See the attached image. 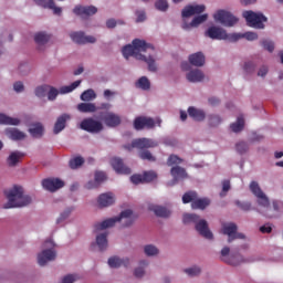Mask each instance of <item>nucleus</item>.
Segmentation results:
<instances>
[{"mask_svg": "<svg viewBox=\"0 0 283 283\" xmlns=\"http://www.w3.org/2000/svg\"><path fill=\"white\" fill-rule=\"evenodd\" d=\"M42 187L43 189H46V191H59V189H63L65 187V182L59 178H49L42 180Z\"/></svg>", "mask_w": 283, "mask_h": 283, "instance_id": "16", "label": "nucleus"}, {"mask_svg": "<svg viewBox=\"0 0 283 283\" xmlns=\"http://www.w3.org/2000/svg\"><path fill=\"white\" fill-rule=\"evenodd\" d=\"M80 127L84 132H88V134H99V132H103V123L95 120L92 117L83 119Z\"/></svg>", "mask_w": 283, "mask_h": 283, "instance_id": "11", "label": "nucleus"}, {"mask_svg": "<svg viewBox=\"0 0 283 283\" xmlns=\"http://www.w3.org/2000/svg\"><path fill=\"white\" fill-rule=\"evenodd\" d=\"M211 205V200L208 198L198 199V197L195 199V201L191 203V209H201L205 210L206 207H209Z\"/></svg>", "mask_w": 283, "mask_h": 283, "instance_id": "38", "label": "nucleus"}, {"mask_svg": "<svg viewBox=\"0 0 283 283\" xmlns=\"http://www.w3.org/2000/svg\"><path fill=\"white\" fill-rule=\"evenodd\" d=\"M223 262H226V264H230V266H238L242 264V262H247V260H244L242 255L235 254V255H231L229 258L223 259Z\"/></svg>", "mask_w": 283, "mask_h": 283, "instance_id": "36", "label": "nucleus"}, {"mask_svg": "<svg viewBox=\"0 0 283 283\" xmlns=\"http://www.w3.org/2000/svg\"><path fill=\"white\" fill-rule=\"evenodd\" d=\"M222 233L223 235H228L229 243H231L232 240H244V235L238 233V226L235 223H223Z\"/></svg>", "mask_w": 283, "mask_h": 283, "instance_id": "12", "label": "nucleus"}, {"mask_svg": "<svg viewBox=\"0 0 283 283\" xmlns=\"http://www.w3.org/2000/svg\"><path fill=\"white\" fill-rule=\"evenodd\" d=\"M49 90H50V85L38 86L35 88V96H38V98H43L45 94H48Z\"/></svg>", "mask_w": 283, "mask_h": 283, "instance_id": "50", "label": "nucleus"}, {"mask_svg": "<svg viewBox=\"0 0 283 283\" xmlns=\"http://www.w3.org/2000/svg\"><path fill=\"white\" fill-rule=\"evenodd\" d=\"M122 54L126 59L134 56V59L137 61H144L147 63L149 72H157L158 70V66L156 65V59H154L156 49L145 40H133V44H127L122 49Z\"/></svg>", "mask_w": 283, "mask_h": 283, "instance_id": "1", "label": "nucleus"}, {"mask_svg": "<svg viewBox=\"0 0 283 283\" xmlns=\"http://www.w3.org/2000/svg\"><path fill=\"white\" fill-rule=\"evenodd\" d=\"M235 150L238 154H247L249 151V144L245 142H239L235 145Z\"/></svg>", "mask_w": 283, "mask_h": 283, "instance_id": "52", "label": "nucleus"}, {"mask_svg": "<svg viewBox=\"0 0 283 283\" xmlns=\"http://www.w3.org/2000/svg\"><path fill=\"white\" fill-rule=\"evenodd\" d=\"M154 129L156 127V122L151 117H136L134 120V128L137 129V132H140V129Z\"/></svg>", "mask_w": 283, "mask_h": 283, "instance_id": "14", "label": "nucleus"}, {"mask_svg": "<svg viewBox=\"0 0 283 283\" xmlns=\"http://www.w3.org/2000/svg\"><path fill=\"white\" fill-rule=\"evenodd\" d=\"M237 207H239L242 211H251V202H242L240 200L235 201Z\"/></svg>", "mask_w": 283, "mask_h": 283, "instance_id": "58", "label": "nucleus"}, {"mask_svg": "<svg viewBox=\"0 0 283 283\" xmlns=\"http://www.w3.org/2000/svg\"><path fill=\"white\" fill-rule=\"evenodd\" d=\"M250 191L258 199L259 207H263L264 209H269V207H271V201L269 200V197H266L264 191H262V188H260V184H258V181H251Z\"/></svg>", "mask_w": 283, "mask_h": 283, "instance_id": "8", "label": "nucleus"}, {"mask_svg": "<svg viewBox=\"0 0 283 283\" xmlns=\"http://www.w3.org/2000/svg\"><path fill=\"white\" fill-rule=\"evenodd\" d=\"M260 231L261 233H271V231H273V228H271V226H262L260 227Z\"/></svg>", "mask_w": 283, "mask_h": 283, "instance_id": "64", "label": "nucleus"}, {"mask_svg": "<svg viewBox=\"0 0 283 283\" xmlns=\"http://www.w3.org/2000/svg\"><path fill=\"white\" fill-rule=\"evenodd\" d=\"M230 129L235 134H238V132H242L244 129V117H238L237 123L230 125Z\"/></svg>", "mask_w": 283, "mask_h": 283, "instance_id": "44", "label": "nucleus"}, {"mask_svg": "<svg viewBox=\"0 0 283 283\" xmlns=\"http://www.w3.org/2000/svg\"><path fill=\"white\" fill-rule=\"evenodd\" d=\"M243 70L244 72H247V74H253V72H255V63L252 61L245 62L243 65Z\"/></svg>", "mask_w": 283, "mask_h": 283, "instance_id": "54", "label": "nucleus"}, {"mask_svg": "<svg viewBox=\"0 0 283 283\" xmlns=\"http://www.w3.org/2000/svg\"><path fill=\"white\" fill-rule=\"evenodd\" d=\"M222 123V118L218 115H209V125L211 127H218Z\"/></svg>", "mask_w": 283, "mask_h": 283, "instance_id": "53", "label": "nucleus"}, {"mask_svg": "<svg viewBox=\"0 0 283 283\" xmlns=\"http://www.w3.org/2000/svg\"><path fill=\"white\" fill-rule=\"evenodd\" d=\"M205 36H208V39H212L213 41H231L232 43H235V40L238 39V35H233V33L228 34L227 30L220 27L208 28L205 32Z\"/></svg>", "mask_w": 283, "mask_h": 283, "instance_id": "6", "label": "nucleus"}, {"mask_svg": "<svg viewBox=\"0 0 283 283\" xmlns=\"http://www.w3.org/2000/svg\"><path fill=\"white\" fill-rule=\"evenodd\" d=\"M76 282V275L74 274H69L63 277L62 283H74Z\"/></svg>", "mask_w": 283, "mask_h": 283, "instance_id": "62", "label": "nucleus"}, {"mask_svg": "<svg viewBox=\"0 0 283 283\" xmlns=\"http://www.w3.org/2000/svg\"><path fill=\"white\" fill-rule=\"evenodd\" d=\"M197 198H198L197 191H188V192L184 193L182 202H184V205H189V202H191V205H193V202L196 201Z\"/></svg>", "mask_w": 283, "mask_h": 283, "instance_id": "43", "label": "nucleus"}, {"mask_svg": "<svg viewBox=\"0 0 283 283\" xmlns=\"http://www.w3.org/2000/svg\"><path fill=\"white\" fill-rule=\"evenodd\" d=\"M25 158V154L19 150L11 153L7 159V164L9 167H17L18 163H21Z\"/></svg>", "mask_w": 283, "mask_h": 283, "instance_id": "27", "label": "nucleus"}, {"mask_svg": "<svg viewBox=\"0 0 283 283\" xmlns=\"http://www.w3.org/2000/svg\"><path fill=\"white\" fill-rule=\"evenodd\" d=\"M144 253H146V255L148 256H151V255H158L159 251H158V248H156L155 245L148 244V245H145Z\"/></svg>", "mask_w": 283, "mask_h": 283, "instance_id": "51", "label": "nucleus"}, {"mask_svg": "<svg viewBox=\"0 0 283 283\" xmlns=\"http://www.w3.org/2000/svg\"><path fill=\"white\" fill-rule=\"evenodd\" d=\"M56 260V251L52 249L43 250L40 254H38V264L40 266H45L48 262H52Z\"/></svg>", "mask_w": 283, "mask_h": 283, "instance_id": "18", "label": "nucleus"}, {"mask_svg": "<svg viewBox=\"0 0 283 283\" xmlns=\"http://www.w3.org/2000/svg\"><path fill=\"white\" fill-rule=\"evenodd\" d=\"M180 163H182V159L176 155H170L167 160L168 167H172V165H180Z\"/></svg>", "mask_w": 283, "mask_h": 283, "instance_id": "56", "label": "nucleus"}, {"mask_svg": "<svg viewBox=\"0 0 283 283\" xmlns=\"http://www.w3.org/2000/svg\"><path fill=\"white\" fill-rule=\"evenodd\" d=\"M84 163L85 159H83V157H75L69 161V167L71 169H78V167H82Z\"/></svg>", "mask_w": 283, "mask_h": 283, "instance_id": "47", "label": "nucleus"}, {"mask_svg": "<svg viewBox=\"0 0 283 283\" xmlns=\"http://www.w3.org/2000/svg\"><path fill=\"white\" fill-rule=\"evenodd\" d=\"M34 41L38 43V45H45V43L50 41V35H48L45 32H39L34 35Z\"/></svg>", "mask_w": 283, "mask_h": 283, "instance_id": "46", "label": "nucleus"}, {"mask_svg": "<svg viewBox=\"0 0 283 283\" xmlns=\"http://www.w3.org/2000/svg\"><path fill=\"white\" fill-rule=\"evenodd\" d=\"M105 180H107V175H105V172H103V171H96L94 180L88 181L85 185V188L86 189H98V187H101V184L105 182Z\"/></svg>", "mask_w": 283, "mask_h": 283, "instance_id": "24", "label": "nucleus"}, {"mask_svg": "<svg viewBox=\"0 0 283 283\" xmlns=\"http://www.w3.org/2000/svg\"><path fill=\"white\" fill-rule=\"evenodd\" d=\"M158 147V142L149 138H137L132 142V146H125V149H139V158L142 160H148L149 163H156V157L151 155V151L147 149H154Z\"/></svg>", "mask_w": 283, "mask_h": 283, "instance_id": "3", "label": "nucleus"}, {"mask_svg": "<svg viewBox=\"0 0 283 283\" xmlns=\"http://www.w3.org/2000/svg\"><path fill=\"white\" fill-rule=\"evenodd\" d=\"M108 266L111 269H119V266H129V259H120L118 256H112L108 259Z\"/></svg>", "mask_w": 283, "mask_h": 283, "instance_id": "31", "label": "nucleus"}, {"mask_svg": "<svg viewBox=\"0 0 283 283\" xmlns=\"http://www.w3.org/2000/svg\"><path fill=\"white\" fill-rule=\"evenodd\" d=\"M243 17L250 28H256L262 30L264 28V22H266V17L262 13H255L253 11H244Z\"/></svg>", "mask_w": 283, "mask_h": 283, "instance_id": "7", "label": "nucleus"}, {"mask_svg": "<svg viewBox=\"0 0 283 283\" xmlns=\"http://www.w3.org/2000/svg\"><path fill=\"white\" fill-rule=\"evenodd\" d=\"M231 189V181L230 180H223L222 181V192L220 196H227V192Z\"/></svg>", "mask_w": 283, "mask_h": 283, "instance_id": "59", "label": "nucleus"}, {"mask_svg": "<svg viewBox=\"0 0 283 283\" xmlns=\"http://www.w3.org/2000/svg\"><path fill=\"white\" fill-rule=\"evenodd\" d=\"M214 21L218 23H221V25H224L226 28H233L235 23H238V18L232 15L231 12L226 10H219L213 15Z\"/></svg>", "mask_w": 283, "mask_h": 283, "instance_id": "9", "label": "nucleus"}, {"mask_svg": "<svg viewBox=\"0 0 283 283\" xmlns=\"http://www.w3.org/2000/svg\"><path fill=\"white\" fill-rule=\"evenodd\" d=\"M43 124L41 123H35L32 125V127L29 129V133L31 134V136H33V138H41V136H43Z\"/></svg>", "mask_w": 283, "mask_h": 283, "instance_id": "39", "label": "nucleus"}, {"mask_svg": "<svg viewBox=\"0 0 283 283\" xmlns=\"http://www.w3.org/2000/svg\"><path fill=\"white\" fill-rule=\"evenodd\" d=\"M134 212L132 210H124L120 212L118 217L106 219L102 222L95 223V231H103L105 229H109L116 224V222H120L124 220V227H132L134 224Z\"/></svg>", "mask_w": 283, "mask_h": 283, "instance_id": "5", "label": "nucleus"}, {"mask_svg": "<svg viewBox=\"0 0 283 283\" xmlns=\"http://www.w3.org/2000/svg\"><path fill=\"white\" fill-rule=\"evenodd\" d=\"M78 85H81V80L73 82L69 86H62L60 91L54 86H50L48 90V98L49 101H56V96H59V94H70V92H74Z\"/></svg>", "mask_w": 283, "mask_h": 283, "instance_id": "10", "label": "nucleus"}, {"mask_svg": "<svg viewBox=\"0 0 283 283\" xmlns=\"http://www.w3.org/2000/svg\"><path fill=\"white\" fill-rule=\"evenodd\" d=\"M111 165L116 174H124L125 176H129V174H132V169L125 166V163H123V160L118 157L112 158Z\"/></svg>", "mask_w": 283, "mask_h": 283, "instance_id": "19", "label": "nucleus"}, {"mask_svg": "<svg viewBox=\"0 0 283 283\" xmlns=\"http://www.w3.org/2000/svg\"><path fill=\"white\" fill-rule=\"evenodd\" d=\"M184 224H195L196 231L206 238V240H213V233L209 230V223L205 219H200V216L196 213H185L182 218Z\"/></svg>", "mask_w": 283, "mask_h": 283, "instance_id": "4", "label": "nucleus"}, {"mask_svg": "<svg viewBox=\"0 0 283 283\" xmlns=\"http://www.w3.org/2000/svg\"><path fill=\"white\" fill-rule=\"evenodd\" d=\"M136 22L137 23H143V21H145V19H147V15L145 14V11H136Z\"/></svg>", "mask_w": 283, "mask_h": 283, "instance_id": "61", "label": "nucleus"}, {"mask_svg": "<svg viewBox=\"0 0 283 283\" xmlns=\"http://www.w3.org/2000/svg\"><path fill=\"white\" fill-rule=\"evenodd\" d=\"M73 43H77V45H85V43H94L96 38L94 35H85V32H72L70 33Z\"/></svg>", "mask_w": 283, "mask_h": 283, "instance_id": "15", "label": "nucleus"}, {"mask_svg": "<svg viewBox=\"0 0 283 283\" xmlns=\"http://www.w3.org/2000/svg\"><path fill=\"white\" fill-rule=\"evenodd\" d=\"M185 273H187V275H189L190 277H196V275H200L201 270L198 266H192V268L186 269Z\"/></svg>", "mask_w": 283, "mask_h": 283, "instance_id": "55", "label": "nucleus"}, {"mask_svg": "<svg viewBox=\"0 0 283 283\" xmlns=\"http://www.w3.org/2000/svg\"><path fill=\"white\" fill-rule=\"evenodd\" d=\"M149 263L147 261H140L139 268L135 269L134 275L135 277H143L145 275V266H147Z\"/></svg>", "mask_w": 283, "mask_h": 283, "instance_id": "48", "label": "nucleus"}, {"mask_svg": "<svg viewBox=\"0 0 283 283\" xmlns=\"http://www.w3.org/2000/svg\"><path fill=\"white\" fill-rule=\"evenodd\" d=\"M261 45L264 48V50H266L268 52H273V50H275V43H273V41L270 40H263L261 42Z\"/></svg>", "mask_w": 283, "mask_h": 283, "instance_id": "57", "label": "nucleus"}, {"mask_svg": "<svg viewBox=\"0 0 283 283\" xmlns=\"http://www.w3.org/2000/svg\"><path fill=\"white\" fill-rule=\"evenodd\" d=\"M8 202L4 205V209H14L17 207H28L32 202L30 196L23 195V187L14 186L10 190L4 191Z\"/></svg>", "mask_w": 283, "mask_h": 283, "instance_id": "2", "label": "nucleus"}, {"mask_svg": "<svg viewBox=\"0 0 283 283\" xmlns=\"http://www.w3.org/2000/svg\"><path fill=\"white\" fill-rule=\"evenodd\" d=\"M155 8L160 10V12H167V10H169V2H167V0H157L155 2Z\"/></svg>", "mask_w": 283, "mask_h": 283, "instance_id": "49", "label": "nucleus"}, {"mask_svg": "<svg viewBox=\"0 0 283 283\" xmlns=\"http://www.w3.org/2000/svg\"><path fill=\"white\" fill-rule=\"evenodd\" d=\"M38 6H42V8H49L50 10H53L54 14H61L63 10L61 7H56L54 3V0H33Z\"/></svg>", "mask_w": 283, "mask_h": 283, "instance_id": "28", "label": "nucleus"}, {"mask_svg": "<svg viewBox=\"0 0 283 283\" xmlns=\"http://www.w3.org/2000/svg\"><path fill=\"white\" fill-rule=\"evenodd\" d=\"M101 116L106 127H118L122 123L120 117L113 112L101 113Z\"/></svg>", "mask_w": 283, "mask_h": 283, "instance_id": "17", "label": "nucleus"}, {"mask_svg": "<svg viewBox=\"0 0 283 283\" xmlns=\"http://www.w3.org/2000/svg\"><path fill=\"white\" fill-rule=\"evenodd\" d=\"M77 109L82 114H94V112H98V107L94 103H80Z\"/></svg>", "mask_w": 283, "mask_h": 283, "instance_id": "34", "label": "nucleus"}, {"mask_svg": "<svg viewBox=\"0 0 283 283\" xmlns=\"http://www.w3.org/2000/svg\"><path fill=\"white\" fill-rule=\"evenodd\" d=\"M205 10H206L205 4L187 6L181 11V17H184V19H187L189 17H193V14H202V12H205Z\"/></svg>", "mask_w": 283, "mask_h": 283, "instance_id": "22", "label": "nucleus"}, {"mask_svg": "<svg viewBox=\"0 0 283 283\" xmlns=\"http://www.w3.org/2000/svg\"><path fill=\"white\" fill-rule=\"evenodd\" d=\"M73 12L77 17H93V14H96V12H98V9L94 6H88V7L76 6L73 9Z\"/></svg>", "mask_w": 283, "mask_h": 283, "instance_id": "21", "label": "nucleus"}, {"mask_svg": "<svg viewBox=\"0 0 283 283\" xmlns=\"http://www.w3.org/2000/svg\"><path fill=\"white\" fill-rule=\"evenodd\" d=\"M188 61L190 65H193L195 67H202L205 65V54L202 52H197L193 54H190L188 57Z\"/></svg>", "mask_w": 283, "mask_h": 283, "instance_id": "26", "label": "nucleus"}, {"mask_svg": "<svg viewBox=\"0 0 283 283\" xmlns=\"http://www.w3.org/2000/svg\"><path fill=\"white\" fill-rule=\"evenodd\" d=\"M232 35H235V41H240V39H247V41H255L258 40V33L255 32H245V33H232Z\"/></svg>", "mask_w": 283, "mask_h": 283, "instance_id": "42", "label": "nucleus"}, {"mask_svg": "<svg viewBox=\"0 0 283 283\" xmlns=\"http://www.w3.org/2000/svg\"><path fill=\"white\" fill-rule=\"evenodd\" d=\"M170 174L174 178V182H178V180H184V178H187V170L180 166H175L170 169Z\"/></svg>", "mask_w": 283, "mask_h": 283, "instance_id": "32", "label": "nucleus"}, {"mask_svg": "<svg viewBox=\"0 0 283 283\" xmlns=\"http://www.w3.org/2000/svg\"><path fill=\"white\" fill-rule=\"evenodd\" d=\"M148 209L149 211H154L158 218H169L171 216V211L163 206L150 205Z\"/></svg>", "mask_w": 283, "mask_h": 283, "instance_id": "33", "label": "nucleus"}, {"mask_svg": "<svg viewBox=\"0 0 283 283\" xmlns=\"http://www.w3.org/2000/svg\"><path fill=\"white\" fill-rule=\"evenodd\" d=\"M114 202H116V198L114 197V193L112 192H105L99 195L98 199H97V205L101 209L105 208V207H112V205H114Z\"/></svg>", "mask_w": 283, "mask_h": 283, "instance_id": "23", "label": "nucleus"}, {"mask_svg": "<svg viewBox=\"0 0 283 283\" xmlns=\"http://www.w3.org/2000/svg\"><path fill=\"white\" fill-rule=\"evenodd\" d=\"M94 98H96V92L92 88H88L81 94V101H84L85 103H90V101H94Z\"/></svg>", "mask_w": 283, "mask_h": 283, "instance_id": "45", "label": "nucleus"}, {"mask_svg": "<svg viewBox=\"0 0 283 283\" xmlns=\"http://www.w3.org/2000/svg\"><path fill=\"white\" fill-rule=\"evenodd\" d=\"M73 209L67 208L64 212L61 213L60 218L57 219V224L63 222L66 218H70V213H72Z\"/></svg>", "mask_w": 283, "mask_h": 283, "instance_id": "60", "label": "nucleus"}, {"mask_svg": "<svg viewBox=\"0 0 283 283\" xmlns=\"http://www.w3.org/2000/svg\"><path fill=\"white\" fill-rule=\"evenodd\" d=\"M188 115L190 116V118H193V120H197L198 123H201V120H205V118H207V114L205 113V111L196 108L193 106H190L188 108Z\"/></svg>", "mask_w": 283, "mask_h": 283, "instance_id": "30", "label": "nucleus"}, {"mask_svg": "<svg viewBox=\"0 0 283 283\" xmlns=\"http://www.w3.org/2000/svg\"><path fill=\"white\" fill-rule=\"evenodd\" d=\"M72 116L67 113L60 115L54 124L53 134H61L65 126L67 125V120H71Z\"/></svg>", "mask_w": 283, "mask_h": 283, "instance_id": "20", "label": "nucleus"}, {"mask_svg": "<svg viewBox=\"0 0 283 283\" xmlns=\"http://www.w3.org/2000/svg\"><path fill=\"white\" fill-rule=\"evenodd\" d=\"M207 19H209L208 14H201V15L195 17L192 19V21L190 22V24H184L182 28H184V30H187L189 27L198 28V25H200V23H205V21H207Z\"/></svg>", "mask_w": 283, "mask_h": 283, "instance_id": "35", "label": "nucleus"}, {"mask_svg": "<svg viewBox=\"0 0 283 283\" xmlns=\"http://www.w3.org/2000/svg\"><path fill=\"white\" fill-rule=\"evenodd\" d=\"M158 178V174L154 170L144 171L143 175L130 176V182L133 185H145V182H154Z\"/></svg>", "mask_w": 283, "mask_h": 283, "instance_id": "13", "label": "nucleus"}, {"mask_svg": "<svg viewBox=\"0 0 283 283\" xmlns=\"http://www.w3.org/2000/svg\"><path fill=\"white\" fill-rule=\"evenodd\" d=\"M187 81L189 83H201L205 81V73L198 69L189 71L186 75Z\"/></svg>", "mask_w": 283, "mask_h": 283, "instance_id": "25", "label": "nucleus"}, {"mask_svg": "<svg viewBox=\"0 0 283 283\" xmlns=\"http://www.w3.org/2000/svg\"><path fill=\"white\" fill-rule=\"evenodd\" d=\"M135 85L138 87V90H143L144 92L151 90V82H149L147 76H142Z\"/></svg>", "mask_w": 283, "mask_h": 283, "instance_id": "40", "label": "nucleus"}, {"mask_svg": "<svg viewBox=\"0 0 283 283\" xmlns=\"http://www.w3.org/2000/svg\"><path fill=\"white\" fill-rule=\"evenodd\" d=\"M13 90L14 92H18V93L23 92V90H25V87L23 86V82H15L13 84Z\"/></svg>", "mask_w": 283, "mask_h": 283, "instance_id": "63", "label": "nucleus"}, {"mask_svg": "<svg viewBox=\"0 0 283 283\" xmlns=\"http://www.w3.org/2000/svg\"><path fill=\"white\" fill-rule=\"evenodd\" d=\"M0 125H21V119L0 113Z\"/></svg>", "mask_w": 283, "mask_h": 283, "instance_id": "37", "label": "nucleus"}, {"mask_svg": "<svg viewBox=\"0 0 283 283\" xmlns=\"http://www.w3.org/2000/svg\"><path fill=\"white\" fill-rule=\"evenodd\" d=\"M4 134L10 140H23L25 139V133L19 130V128H7Z\"/></svg>", "mask_w": 283, "mask_h": 283, "instance_id": "29", "label": "nucleus"}, {"mask_svg": "<svg viewBox=\"0 0 283 283\" xmlns=\"http://www.w3.org/2000/svg\"><path fill=\"white\" fill-rule=\"evenodd\" d=\"M96 244L99 251H105L108 247L107 233H101L96 237Z\"/></svg>", "mask_w": 283, "mask_h": 283, "instance_id": "41", "label": "nucleus"}]
</instances>
